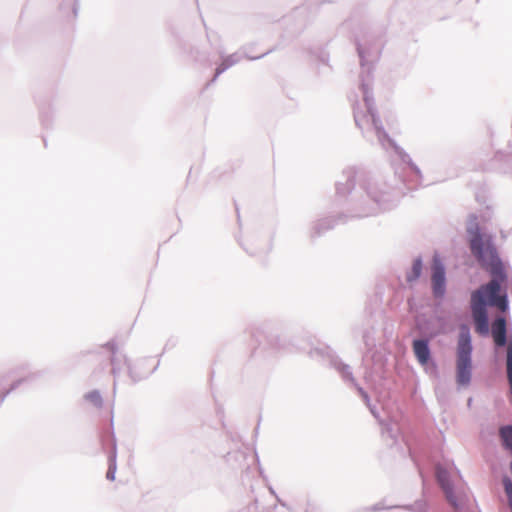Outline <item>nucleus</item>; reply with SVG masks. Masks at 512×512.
I'll use <instances>...</instances> for the list:
<instances>
[{
    "mask_svg": "<svg viewBox=\"0 0 512 512\" xmlns=\"http://www.w3.org/2000/svg\"><path fill=\"white\" fill-rule=\"evenodd\" d=\"M485 269L492 275L491 281L482 285L471 295V311L475 331L480 335H486L489 331L485 297H488V303L494 301V298L500 297L501 285L507 278L502 263L499 264V269L492 266Z\"/></svg>",
    "mask_w": 512,
    "mask_h": 512,
    "instance_id": "1",
    "label": "nucleus"
},
{
    "mask_svg": "<svg viewBox=\"0 0 512 512\" xmlns=\"http://www.w3.org/2000/svg\"><path fill=\"white\" fill-rule=\"evenodd\" d=\"M472 345L469 328L461 326L456 351V381L461 386H467L471 380Z\"/></svg>",
    "mask_w": 512,
    "mask_h": 512,
    "instance_id": "2",
    "label": "nucleus"
},
{
    "mask_svg": "<svg viewBox=\"0 0 512 512\" xmlns=\"http://www.w3.org/2000/svg\"><path fill=\"white\" fill-rule=\"evenodd\" d=\"M470 249L483 268L492 266L499 269V264L502 262L497 255L496 249L489 240L483 238L478 228L472 232Z\"/></svg>",
    "mask_w": 512,
    "mask_h": 512,
    "instance_id": "3",
    "label": "nucleus"
},
{
    "mask_svg": "<svg viewBox=\"0 0 512 512\" xmlns=\"http://www.w3.org/2000/svg\"><path fill=\"white\" fill-rule=\"evenodd\" d=\"M432 285L435 296H443L445 292V271L441 260L437 256L433 258Z\"/></svg>",
    "mask_w": 512,
    "mask_h": 512,
    "instance_id": "4",
    "label": "nucleus"
},
{
    "mask_svg": "<svg viewBox=\"0 0 512 512\" xmlns=\"http://www.w3.org/2000/svg\"><path fill=\"white\" fill-rule=\"evenodd\" d=\"M492 336L496 346L502 347L507 344L506 320L503 317H499L493 322Z\"/></svg>",
    "mask_w": 512,
    "mask_h": 512,
    "instance_id": "5",
    "label": "nucleus"
},
{
    "mask_svg": "<svg viewBox=\"0 0 512 512\" xmlns=\"http://www.w3.org/2000/svg\"><path fill=\"white\" fill-rule=\"evenodd\" d=\"M436 474H437V479H438L441 487L443 488L448 501L453 506H456V498H455V496L453 494L452 486H451V484L449 482L447 471L445 469L441 468V467H437Z\"/></svg>",
    "mask_w": 512,
    "mask_h": 512,
    "instance_id": "6",
    "label": "nucleus"
},
{
    "mask_svg": "<svg viewBox=\"0 0 512 512\" xmlns=\"http://www.w3.org/2000/svg\"><path fill=\"white\" fill-rule=\"evenodd\" d=\"M413 351L415 353L416 358L422 365L427 364L430 358V350L427 341L415 340L413 342Z\"/></svg>",
    "mask_w": 512,
    "mask_h": 512,
    "instance_id": "7",
    "label": "nucleus"
},
{
    "mask_svg": "<svg viewBox=\"0 0 512 512\" xmlns=\"http://www.w3.org/2000/svg\"><path fill=\"white\" fill-rule=\"evenodd\" d=\"M499 435L504 447L512 453V425L501 427Z\"/></svg>",
    "mask_w": 512,
    "mask_h": 512,
    "instance_id": "8",
    "label": "nucleus"
},
{
    "mask_svg": "<svg viewBox=\"0 0 512 512\" xmlns=\"http://www.w3.org/2000/svg\"><path fill=\"white\" fill-rule=\"evenodd\" d=\"M421 271H422V261H421L420 259H416V260L413 262V265H412V271H411V273L407 276V280H408L409 282L416 280V279L420 276Z\"/></svg>",
    "mask_w": 512,
    "mask_h": 512,
    "instance_id": "9",
    "label": "nucleus"
},
{
    "mask_svg": "<svg viewBox=\"0 0 512 512\" xmlns=\"http://www.w3.org/2000/svg\"><path fill=\"white\" fill-rule=\"evenodd\" d=\"M85 399L95 407L102 406V398L98 391H91L85 395Z\"/></svg>",
    "mask_w": 512,
    "mask_h": 512,
    "instance_id": "10",
    "label": "nucleus"
},
{
    "mask_svg": "<svg viewBox=\"0 0 512 512\" xmlns=\"http://www.w3.org/2000/svg\"><path fill=\"white\" fill-rule=\"evenodd\" d=\"M489 305L495 306L501 311L505 312L508 308V301L506 295H502L498 298H494V301H490Z\"/></svg>",
    "mask_w": 512,
    "mask_h": 512,
    "instance_id": "11",
    "label": "nucleus"
},
{
    "mask_svg": "<svg viewBox=\"0 0 512 512\" xmlns=\"http://www.w3.org/2000/svg\"><path fill=\"white\" fill-rule=\"evenodd\" d=\"M106 477L111 481L115 479V467H109Z\"/></svg>",
    "mask_w": 512,
    "mask_h": 512,
    "instance_id": "12",
    "label": "nucleus"
},
{
    "mask_svg": "<svg viewBox=\"0 0 512 512\" xmlns=\"http://www.w3.org/2000/svg\"><path fill=\"white\" fill-rule=\"evenodd\" d=\"M227 66L223 63L216 69V76L220 75L222 72L225 71Z\"/></svg>",
    "mask_w": 512,
    "mask_h": 512,
    "instance_id": "13",
    "label": "nucleus"
}]
</instances>
